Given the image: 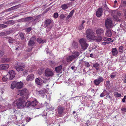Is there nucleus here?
<instances>
[{
  "instance_id": "nucleus-27",
  "label": "nucleus",
  "mask_w": 126,
  "mask_h": 126,
  "mask_svg": "<svg viewBox=\"0 0 126 126\" xmlns=\"http://www.w3.org/2000/svg\"><path fill=\"white\" fill-rule=\"evenodd\" d=\"M19 5H17L12 7L6 10L7 11H10L11 10L16 9L18 7Z\"/></svg>"
},
{
  "instance_id": "nucleus-10",
  "label": "nucleus",
  "mask_w": 126,
  "mask_h": 126,
  "mask_svg": "<svg viewBox=\"0 0 126 126\" xmlns=\"http://www.w3.org/2000/svg\"><path fill=\"white\" fill-rule=\"evenodd\" d=\"M37 102L35 100L32 101H27L26 102V104H27V107L30 106L34 107L36 106L37 104Z\"/></svg>"
},
{
  "instance_id": "nucleus-53",
  "label": "nucleus",
  "mask_w": 126,
  "mask_h": 126,
  "mask_svg": "<svg viewBox=\"0 0 126 126\" xmlns=\"http://www.w3.org/2000/svg\"><path fill=\"white\" fill-rule=\"evenodd\" d=\"M32 28L31 27H29L27 28L26 29V31L28 32H29L32 30Z\"/></svg>"
},
{
  "instance_id": "nucleus-62",
  "label": "nucleus",
  "mask_w": 126,
  "mask_h": 126,
  "mask_svg": "<svg viewBox=\"0 0 126 126\" xmlns=\"http://www.w3.org/2000/svg\"><path fill=\"white\" fill-rule=\"evenodd\" d=\"M124 81L125 83H126V75L125 76V77L124 79Z\"/></svg>"
},
{
  "instance_id": "nucleus-2",
  "label": "nucleus",
  "mask_w": 126,
  "mask_h": 126,
  "mask_svg": "<svg viewBox=\"0 0 126 126\" xmlns=\"http://www.w3.org/2000/svg\"><path fill=\"white\" fill-rule=\"evenodd\" d=\"M17 89L19 90L18 91V94L19 95V94L21 96L23 95L22 97V98L24 99H26L28 97V90L26 89H24L22 90H19L22 87H16Z\"/></svg>"
},
{
  "instance_id": "nucleus-5",
  "label": "nucleus",
  "mask_w": 126,
  "mask_h": 126,
  "mask_svg": "<svg viewBox=\"0 0 126 126\" xmlns=\"http://www.w3.org/2000/svg\"><path fill=\"white\" fill-rule=\"evenodd\" d=\"M94 35V33L91 29H88L86 31V35L87 39H91Z\"/></svg>"
},
{
  "instance_id": "nucleus-34",
  "label": "nucleus",
  "mask_w": 126,
  "mask_h": 126,
  "mask_svg": "<svg viewBox=\"0 0 126 126\" xmlns=\"http://www.w3.org/2000/svg\"><path fill=\"white\" fill-rule=\"evenodd\" d=\"M8 41L10 43L13 44V43H15V42L16 41L15 40L11 38H10L9 39Z\"/></svg>"
},
{
  "instance_id": "nucleus-4",
  "label": "nucleus",
  "mask_w": 126,
  "mask_h": 126,
  "mask_svg": "<svg viewBox=\"0 0 126 126\" xmlns=\"http://www.w3.org/2000/svg\"><path fill=\"white\" fill-rule=\"evenodd\" d=\"M65 110L64 107L61 106H58L56 110L57 115L60 117H62L63 115Z\"/></svg>"
},
{
  "instance_id": "nucleus-26",
  "label": "nucleus",
  "mask_w": 126,
  "mask_h": 126,
  "mask_svg": "<svg viewBox=\"0 0 126 126\" xmlns=\"http://www.w3.org/2000/svg\"><path fill=\"white\" fill-rule=\"evenodd\" d=\"M85 22V21L84 20H82V21L81 24L80 25L79 27V29L80 30H81L84 29V27L83 26V24Z\"/></svg>"
},
{
  "instance_id": "nucleus-39",
  "label": "nucleus",
  "mask_w": 126,
  "mask_h": 126,
  "mask_svg": "<svg viewBox=\"0 0 126 126\" xmlns=\"http://www.w3.org/2000/svg\"><path fill=\"white\" fill-rule=\"evenodd\" d=\"M2 61L4 63H6L9 61L10 60L8 58H4L2 59Z\"/></svg>"
},
{
  "instance_id": "nucleus-54",
  "label": "nucleus",
  "mask_w": 126,
  "mask_h": 126,
  "mask_svg": "<svg viewBox=\"0 0 126 126\" xmlns=\"http://www.w3.org/2000/svg\"><path fill=\"white\" fill-rule=\"evenodd\" d=\"M65 17V15L63 14H61L60 16V19H63Z\"/></svg>"
},
{
  "instance_id": "nucleus-19",
  "label": "nucleus",
  "mask_w": 126,
  "mask_h": 126,
  "mask_svg": "<svg viewBox=\"0 0 126 126\" xmlns=\"http://www.w3.org/2000/svg\"><path fill=\"white\" fill-rule=\"evenodd\" d=\"M37 42L39 44H43L44 43H46V41L45 39H42L40 38H38L36 39Z\"/></svg>"
},
{
  "instance_id": "nucleus-31",
  "label": "nucleus",
  "mask_w": 126,
  "mask_h": 126,
  "mask_svg": "<svg viewBox=\"0 0 126 126\" xmlns=\"http://www.w3.org/2000/svg\"><path fill=\"white\" fill-rule=\"evenodd\" d=\"M105 35L108 37H110L112 35V33L110 31V30L107 31L105 33Z\"/></svg>"
},
{
  "instance_id": "nucleus-15",
  "label": "nucleus",
  "mask_w": 126,
  "mask_h": 126,
  "mask_svg": "<svg viewBox=\"0 0 126 126\" xmlns=\"http://www.w3.org/2000/svg\"><path fill=\"white\" fill-rule=\"evenodd\" d=\"M103 12V9L102 8H98L96 13V16L99 17H100L102 15Z\"/></svg>"
},
{
  "instance_id": "nucleus-44",
  "label": "nucleus",
  "mask_w": 126,
  "mask_h": 126,
  "mask_svg": "<svg viewBox=\"0 0 126 126\" xmlns=\"http://www.w3.org/2000/svg\"><path fill=\"white\" fill-rule=\"evenodd\" d=\"M103 40L104 41H108L111 40V38L105 37L103 38Z\"/></svg>"
},
{
  "instance_id": "nucleus-58",
  "label": "nucleus",
  "mask_w": 126,
  "mask_h": 126,
  "mask_svg": "<svg viewBox=\"0 0 126 126\" xmlns=\"http://www.w3.org/2000/svg\"><path fill=\"white\" fill-rule=\"evenodd\" d=\"M18 2L17 1V2L16 1H13V2H12L11 3H9L8 4L9 5H10L11 4H15L17 2Z\"/></svg>"
},
{
  "instance_id": "nucleus-6",
  "label": "nucleus",
  "mask_w": 126,
  "mask_h": 126,
  "mask_svg": "<svg viewBox=\"0 0 126 126\" xmlns=\"http://www.w3.org/2000/svg\"><path fill=\"white\" fill-rule=\"evenodd\" d=\"M45 75L46 77H51L54 75L53 71L50 68H47L45 71Z\"/></svg>"
},
{
  "instance_id": "nucleus-40",
  "label": "nucleus",
  "mask_w": 126,
  "mask_h": 126,
  "mask_svg": "<svg viewBox=\"0 0 126 126\" xmlns=\"http://www.w3.org/2000/svg\"><path fill=\"white\" fill-rule=\"evenodd\" d=\"M44 69L42 68L39 69L38 71V74L40 75H41V74L43 73L44 72Z\"/></svg>"
},
{
  "instance_id": "nucleus-57",
  "label": "nucleus",
  "mask_w": 126,
  "mask_h": 126,
  "mask_svg": "<svg viewBox=\"0 0 126 126\" xmlns=\"http://www.w3.org/2000/svg\"><path fill=\"white\" fill-rule=\"evenodd\" d=\"M32 48H29L27 50V51L28 52H29L31 51L32 50Z\"/></svg>"
},
{
  "instance_id": "nucleus-13",
  "label": "nucleus",
  "mask_w": 126,
  "mask_h": 126,
  "mask_svg": "<svg viewBox=\"0 0 126 126\" xmlns=\"http://www.w3.org/2000/svg\"><path fill=\"white\" fill-rule=\"evenodd\" d=\"M48 92V90L44 88H43L38 91L39 94L43 96L46 95Z\"/></svg>"
},
{
  "instance_id": "nucleus-16",
  "label": "nucleus",
  "mask_w": 126,
  "mask_h": 126,
  "mask_svg": "<svg viewBox=\"0 0 126 126\" xmlns=\"http://www.w3.org/2000/svg\"><path fill=\"white\" fill-rule=\"evenodd\" d=\"M9 73L10 75L9 77L10 79V80H12L15 77L16 75L15 72L13 70H11L9 71Z\"/></svg>"
},
{
  "instance_id": "nucleus-11",
  "label": "nucleus",
  "mask_w": 126,
  "mask_h": 126,
  "mask_svg": "<svg viewBox=\"0 0 126 126\" xmlns=\"http://www.w3.org/2000/svg\"><path fill=\"white\" fill-rule=\"evenodd\" d=\"M104 81L103 78L101 77H100L97 79H95L94 81V83L95 85H97L99 84L101 82Z\"/></svg>"
},
{
  "instance_id": "nucleus-37",
  "label": "nucleus",
  "mask_w": 126,
  "mask_h": 126,
  "mask_svg": "<svg viewBox=\"0 0 126 126\" xmlns=\"http://www.w3.org/2000/svg\"><path fill=\"white\" fill-rule=\"evenodd\" d=\"M61 7L63 10H65L68 8V6L66 4H64L62 5Z\"/></svg>"
},
{
  "instance_id": "nucleus-20",
  "label": "nucleus",
  "mask_w": 126,
  "mask_h": 126,
  "mask_svg": "<svg viewBox=\"0 0 126 126\" xmlns=\"http://www.w3.org/2000/svg\"><path fill=\"white\" fill-rule=\"evenodd\" d=\"M34 78V75L33 74H31L27 76L26 80L28 81H32L33 80Z\"/></svg>"
},
{
  "instance_id": "nucleus-1",
  "label": "nucleus",
  "mask_w": 126,
  "mask_h": 126,
  "mask_svg": "<svg viewBox=\"0 0 126 126\" xmlns=\"http://www.w3.org/2000/svg\"><path fill=\"white\" fill-rule=\"evenodd\" d=\"M24 99L21 97L19 99L15 100L13 102V104L15 105H16L18 108L21 109L27 106L26 102L25 103V100Z\"/></svg>"
},
{
  "instance_id": "nucleus-28",
  "label": "nucleus",
  "mask_w": 126,
  "mask_h": 126,
  "mask_svg": "<svg viewBox=\"0 0 126 126\" xmlns=\"http://www.w3.org/2000/svg\"><path fill=\"white\" fill-rule=\"evenodd\" d=\"M35 82L38 85H40L42 84V80L40 79H39L38 78H37L35 79Z\"/></svg>"
},
{
  "instance_id": "nucleus-9",
  "label": "nucleus",
  "mask_w": 126,
  "mask_h": 126,
  "mask_svg": "<svg viewBox=\"0 0 126 126\" xmlns=\"http://www.w3.org/2000/svg\"><path fill=\"white\" fill-rule=\"evenodd\" d=\"M105 25L106 27L107 28H110L112 26V21L110 19L107 18L106 20Z\"/></svg>"
},
{
  "instance_id": "nucleus-47",
  "label": "nucleus",
  "mask_w": 126,
  "mask_h": 126,
  "mask_svg": "<svg viewBox=\"0 0 126 126\" xmlns=\"http://www.w3.org/2000/svg\"><path fill=\"white\" fill-rule=\"evenodd\" d=\"M19 36L22 40L24 39V37L23 34L22 33H20L19 34Z\"/></svg>"
},
{
  "instance_id": "nucleus-12",
  "label": "nucleus",
  "mask_w": 126,
  "mask_h": 126,
  "mask_svg": "<svg viewBox=\"0 0 126 126\" xmlns=\"http://www.w3.org/2000/svg\"><path fill=\"white\" fill-rule=\"evenodd\" d=\"M96 32L97 36H101L104 34V30L102 28H98L96 29Z\"/></svg>"
},
{
  "instance_id": "nucleus-25",
  "label": "nucleus",
  "mask_w": 126,
  "mask_h": 126,
  "mask_svg": "<svg viewBox=\"0 0 126 126\" xmlns=\"http://www.w3.org/2000/svg\"><path fill=\"white\" fill-rule=\"evenodd\" d=\"M99 64L98 63H95L93 64V67L95 68L96 70H98L99 68Z\"/></svg>"
},
{
  "instance_id": "nucleus-17",
  "label": "nucleus",
  "mask_w": 126,
  "mask_h": 126,
  "mask_svg": "<svg viewBox=\"0 0 126 126\" xmlns=\"http://www.w3.org/2000/svg\"><path fill=\"white\" fill-rule=\"evenodd\" d=\"M9 67V65L6 64H3L0 65V70H6Z\"/></svg>"
},
{
  "instance_id": "nucleus-49",
  "label": "nucleus",
  "mask_w": 126,
  "mask_h": 126,
  "mask_svg": "<svg viewBox=\"0 0 126 126\" xmlns=\"http://www.w3.org/2000/svg\"><path fill=\"white\" fill-rule=\"evenodd\" d=\"M58 16L59 14L57 12H56L54 14L53 17L54 18H56L58 17Z\"/></svg>"
},
{
  "instance_id": "nucleus-38",
  "label": "nucleus",
  "mask_w": 126,
  "mask_h": 126,
  "mask_svg": "<svg viewBox=\"0 0 126 126\" xmlns=\"http://www.w3.org/2000/svg\"><path fill=\"white\" fill-rule=\"evenodd\" d=\"M72 45L74 48L76 49L78 48V44L77 43L73 42L72 44Z\"/></svg>"
},
{
  "instance_id": "nucleus-24",
  "label": "nucleus",
  "mask_w": 126,
  "mask_h": 126,
  "mask_svg": "<svg viewBox=\"0 0 126 126\" xmlns=\"http://www.w3.org/2000/svg\"><path fill=\"white\" fill-rule=\"evenodd\" d=\"M45 24H44L45 27H47L49 26L51 23V21L49 19H47L45 22Z\"/></svg>"
},
{
  "instance_id": "nucleus-59",
  "label": "nucleus",
  "mask_w": 126,
  "mask_h": 126,
  "mask_svg": "<svg viewBox=\"0 0 126 126\" xmlns=\"http://www.w3.org/2000/svg\"><path fill=\"white\" fill-rule=\"evenodd\" d=\"M121 110L123 111H124L125 112L126 111V108H122L121 109Z\"/></svg>"
},
{
  "instance_id": "nucleus-36",
  "label": "nucleus",
  "mask_w": 126,
  "mask_h": 126,
  "mask_svg": "<svg viewBox=\"0 0 126 126\" xmlns=\"http://www.w3.org/2000/svg\"><path fill=\"white\" fill-rule=\"evenodd\" d=\"M8 32H3L0 33V36H3L6 35L7 34H9V33Z\"/></svg>"
},
{
  "instance_id": "nucleus-51",
  "label": "nucleus",
  "mask_w": 126,
  "mask_h": 126,
  "mask_svg": "<svg viewBox=\"0 0 126 126\" xmlns=\"http://www.w3.org/2000/svg\"><path fill=\"white\" fill-rule=\"evenodd\" d=\"M114 95L115 96L118 97H120L121 96V94H118V93H116L114 94Z\"/></svg>"
},
{
  "instance_id": "nucleus-45",
  "label": "nucleus",
  "mask_w": 126,
  "mask_h": 126,
  "mask_svg": "<svg viewBox=\"0 0 126 126\" xmlns=\"http://www.w3.org/2000/svg\"><path fill=\"white\" fill-rule=\"evenodd\" d=\"M116 76V73L113 72L110 75V77L112 79H113Z\"/></svg>"
},
{
  "instance_id": "nucleus-30",
  "label": "nucleus",
  "mask_w": 126,
  "mask_h": 126,
  "mask_svg": "<svg viewBox=\"0 0 126 126\" xmlns=\"http://www.w3.org/2000/svg\"><path fill=\"white\" fill-rule=\"evenodd\" d=\"M73 55L74 56V58H77L79 55V52L77 51H75L73 53Z\"/></svg>"
},
{
  "instance_id": "nucleus-61",
  "label": "nucleus",
  "mask_w": 126,
  "mask_h": 126,
  "mask_svg": "<svg viewBox=\"0 0 126 126\" xmlns=\"http://www.w3.org/2000/svg\"><path fill=\"white\" fill-rule=\"evenodd\" d=\"M71 17L68 15L66 17V19H68L70 18Z\"/></svg>"
},
{
  "instance_id": "nucleus-64",
  "label": "nucleus",
  "mask_w": 126,
  "mask_h": 126,
  "mask_svg": "<svg viewBox=\"0 0 126 126\" xmlns=\"http://www.w3.org/2000/svg\"><path fill=\"white\" fill-rule=\"evenodd\" d=\"M124 12H125V13H124L125 15L126 16V9H125V10Z\"/></svg>"
},
{
  "instance_id": "nucleus-22",
  "label": "nucleus",
  "mask_w": 126,
  "mask_h": 126,
  "mask_svg": "<svg viewBox=\"0 0 126 126\" xmlns=\"http://www.w3.org/2000/svg\"><path fill=\"white\" fill-rule=\"evenodd\" d=\"M75 58H74L73 56L72 55L68 56L66 59V61L68 62H69L73 60Z\"/></svg>"
},
{
  "instance_id": "nucleus-8",
  "label": "nucleus",
  "mask_w": 126,
  "mask_h": 126,
  "mask_svg": "<svg viewBox=\"0 0 126 126\" xmlns=\"http://www.w3.org/2000/svg\"><path fill=\"white\" fill-rule=\"evenodd\" d=\"M23 83L21 81L17 82L16 81H12L11 87H23Z\"/></svg>"
},
{
  "instance_id": "nucleus-21",
  "label": "nucleus",
  "mask_w": 126,
  "mask_h": 126,
  "mask_svg": "<svg viewBox=\"0 0 126 126\" xmlns=\"http://www.w3.org/2000/svg\"><path fill=\"white\" fill-rule=\"evenodd\" d=\"M94 37L96 41L98 42L101 41L103 39L102 37L101 36H94Z\"/></svg>"
},
{
  "instance_id": "nucleus-29",
  "label": "nucleus",
  "mask_w": 126,
  "mask_h": 126,
  "mask_svg": "<svg viewBox=\"0 0 126 126\" xmlns=\"http://www.w3.org/2000/svg\"><path fill=\"white\" fill-rule=\"evenodd\" d=\"M3 23L8 25L13 24L14 23V21L13 20H10L7 21L3 22Z\"/></svg>"
},
{
  "instance_id": "nucleus-14",
  "label": "nucleus",
  "mask_w": 126,
  "mask_h": 126,
  "mask_svg": "<svg viewBox=\"0 0 126 126\" xmlns=\"http://www.w3.org/2000/svg\"><path fill=\"white\" fill-rule=\"evenodd\" d=\"M24 66L23 65L17 64L15 67V68L18 71H22L23 70Z\"/></svg>"
},
{
  "instance_id": "nucleus-18",
  "label": "nucleus",
  "mask_w": 126,
  "mask_h": 126,
  "mask_svg": "<svg viewBox=\"0 0 126 126\" xmlns=\"http://www.w3.org/2000/svg\"><path fill=\"white\" fill-rule=\"evenodd\" d=\"M112 55L113 56H116L118 53V51L116 48H112L111 49Z\"/></svg>"
},
{
  "instance_id": "nucleus-60",
  "label": "nucleus",
  "mask_w": 126,
  "mask_h": 126,
  "mask_svg": "<svg viewBox=\"0 0 126 126\" xmlns=\"http://www.w3.org/2000/svg\"><path fill=\"white\" fill-rule=\"evenodd\" d=\"M102 44L103 45H105L106 44H108L107 42H103L102 43Z\"/></svg>"
},
{
  "instance_id": "nucleus-43",
  "label": "nucleus",
  "mask_w": 126,
  "mask_h": 126,
  "mask_svg": "<svg viewBox=\"0 0 126 126\" xmlns=\"http://www.w3.org/2000/svg\"><path fill=\"white\" fill-rule=\"evenodd\" d=\"M17 22H22L25 21V18H22L21 19L17 20Z\"/></svg>"
},
{
  "instance_id": "nucleus-33",
  "label": "nucleus",
  "mask_w": 126,
  "mask_h": 126,
  "mask_svg": "<svg viewBox=\"0 0 126 126\" xmlns=\"http://www.w3.org/2000/svg\"><path fill=\"white\" fill-rule=\"evenodd\" d=\"M113 17L114 20L115 21H118L119 20V16L117 14L114 15Z\"/></svg>"
},
{
  "instance_id": "nucleus-48",
  "label": "nucleus",
  "mask_w": 126,
  "mask_h": 126,
  "mask_svg": "<svg viewBox=\"0 0 126 126\" xmlns=\"http://www.w3.org/2000/svg\"><path fill=\"white\" fill-rule=\"evenodd\" d=\"M84 63L85 66L87 67H89L90 66L89 63L88 62L85 61L84 62Z\"/></svg>"
},
{
  "instance_id": "nucleus-3",
  "label": "nucleus",
  "mask_w": 126,
  "mask_h": 126,
  "mask_svg": "<svg viewBox=\"0 0 126 126\" xmlns=\"http://www.w3.org/2000/svg\"><path fill=\"white\" fill-rule=\"evenodd\" d=\"M79 42L82 50H85L88 47L89 45L86 43V39L83 38H81L79 40Z\"/></svg>"
},
{
  "instance_id": "nucleus-23",
  "label": "nucleus",
  "mask_w": 126,
  "mask_h": 126,
  "mask_svg": "<svg viewBox=\"0 0 126 126\" xmlns=\"http://www.w3.org/2000/svg\"><path fill=\"white\" fill-rule=\"evenodd\" d=\"M62 69V66L60 65L56 67L55 68V70L57 73H61Z\"/></svg>"
},
{
  "instance_id": "nucleus-32",
  "label": "nucleus",
  "mask_w": 126,
  "mask_h": 126,
  "mask_svg": "<svg viewBox=\"0 0 126 126\" xmlns=\"http://www.w3.org/2000/svg\"><path fill=\"white\" fill-rule=\"evenodd\" d=\"M25 21L29 22L30 21L32 20L33 19V17L32 16L29 17H26L25 18Z\"/></svg>"
},
{
  "instance_id": "nucleus-35",
  "label": "nucleus",
  "mask_w": 126,
  "mask_h": 126,
  "mask_svg": "<svg viewBox=\"0 0 126 126\" xmlns=\"http://www.w3.org/2000/svg\"><path fill=\"white\" fill-rule=\"evenodd\" d=\"M9 77V76L8 75H6L5 76H4L2 78L3 81L4 82L6 81L8 79V78Z\"/></svg>"
},
{
  "instance_id": "nucleus-52",
  "label": "nucleus",
  "mask_w": 126,
  "mask_h": 126,
  "mask_svg": "<svg viewBox=\"0 0 126 126\" xmlns=\"http://www.w3.org/2000/svg\"><path fill=\"white\" fill-rule=\"evenodd\" d=\"M74 10H73L71 11L68 15L70 16V17H71L72 16L74 13Z\"/></svg>"
},
{
  "instance_id": "nucleus-41",
  "label": "nucleus",
  "mask_w": 126,
  "mask_h": 126,
  "mask_svg": "<svg viewBox=\"0 0 126 126\" xmlns=\"http://www.w3.org/2000/svg\"><path fill=\"white\" fill-rule=\"evenodd\" d=\"M123 46H120L119 48V51L121 53H122L123 52Z\"/></svg>"
},
{
  "instance_id": "nucleus-50",
  "label": "nucleus",
  "mask_w": 126,
  "mask_h": 126,
  "mask_svg": "<svg viewBox=\"0 0 126 126\" xmlns=\"http://www.w3.org/2000/svg\"><path fill=\"white\" fill-rule=\"evenodd\" d=\"M4 54V52L2 50H0V58L2 57Z\"/></svg>"
},
{
  "instance_id": "nucleus-56",
  "label": "nucleus",
  "mask_w": 126,
  "mask_h": 126,
  "mask_svg": "<svg viewBox=\"0 0 126 126\" xmlns=\"http://www.w3.org/2000/svg\"><path fill=\"white\" fill-rule=\"evenodd\" d=\"M105 95V94H104V93L103 92L101 93L100 95V97H103Z\"/></svg>"
},
{
  "instance_id": "nucleus-46",
  "label": "nucleus",
  "mask_w": 126,
  "mask_h": 126,
  "mask_svg": "<svg viewBox=\"0 0 126 126\" xmlns=\"http://www.w3.org/2000/svg\"><path fill=\"white\" fill-rule=\"evenodd\" d=\"M110 82L109 80L107 81L105 83V85L107 87H109L110 85Z\"/></svg>"
},
{
  "instance_id": "nucleus-55",
  "label": "nucleus",
  "mask_w": 126,
  "mask_h": 126,
  "mask_svg": "<svg viewBox=\"0 0 126 126\" xmlns=\"http://www.w3.org/2000/svg\"><path fill=\"white\" fill-rule=\"evenodd\" d=\"M126 99V96L125 95L124 98H123L122 100V101L123 102H126V101L125 100V99Z\"/></svg>"
},
{
  "instance_id": "nucleus-63",
  "label": "nucleus",
  "mask_w": 126,
  "mask_h": 126,
  "mask_svg": "<svg viewBox=\"0 0 126 126\" xmlns=\"http://www.w3.org/2000/svg\"><path fill=\"white\" fill-rule=\"evenodd\" d=\"M75 68V66H72L71 67V69L72 70H74Z\"/></svg>"
},
{
  "instance_id": "nucleus-7",
  "label": "nucleus",
  "mask_w": 126,
  "mask_h": 126,
  "mask_svg": "<svg viewBox=\"0 0 126 126\" xmlns=\"http://www.w3.org/2000/svg\"><path fill=\"white\" fill-rule=\"evenodd\" d=\"M36 38V37L35 35L32 36L28 42V46L31 47L34 46L35 44Z\"/></svg>"
},
{
  "instance_id": "nucleus-42",
  "label": "nucleus",
  "mask_w": 126,
  "mask_h": 126,
  "mask_svg": "<svg viewBox=\"0 0 126 126\" xmlns=\"http://www.w3.org/2000/svg\"><path fill=\"white\" fill-rule=\"evenodd\" d=\"M7 26L3 24H0V30L2 29L3 28H6Z\"/></svg>"
}]
</instances>
